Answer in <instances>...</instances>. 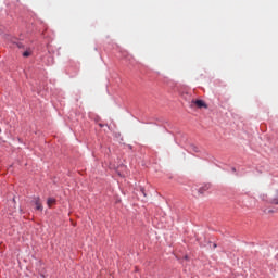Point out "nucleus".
Instances as JSON below:
<instances>
[{
	"instance_id": "obj_1",
	"label": "nucleus",
	"mask_w": 278,
	"mask_h": 278,
	"mask_svg": "<svg viewBox=\"0 0 278 278\" xmlns=\"http://www.w3.org/2000/svg\"><path fill=\"white\" fill-rule=\"evenodd\" d=\"M33 203L36 205V210L42 212V203L40 202V198H34Z\"/></svg>"
},
{
	"instance_id": "obj_2",
	"label": "nucleus",
	"mask_w": 278,
	"mask_h": 278,
	"mask_svg": "<svg viewBox=\"0 0 278 278\" xmlns=\"http://www.w3.org/2000/svg\"><path fill=\"white\" fill-rule=\"evenodd\" d=\"M211 187H212V185L205 184L204 186H202V187L198 190L199 194H204L205 192H207V190H210Z\"/></svg>"
},
{
	"instance_id": "obj_3",
	"label": "nucleus",
	"mask_w": 278,
	"mask_h": 278,
	"mask_svg": "<svg viewBox=\"0 0 278 278\" xmlns=\"http://www.w3.org/2000/svg\"><path fill=\"white\" fill-rule=\"evenodd\" d=\"M194 103L198 108H207V104L203 100H195Z\"/></svg>"
},
{
	"instance_id": "obj_4",
	"label": "nucleus",
	"mask_w": 278,
	"mask_h": 278,
	"mask_svg": "<svg viewBox=\"0 0 278 278\" xmlns=\"http://www.w3.org/2000/svg\"><path fill=\"white\" fill-rule=\"evenodd\" d=\"M31 53H34V50H31V48H28L26 51L23 52V58H29V55H31Z\"/></svg>"
},
{
	"instance_id": "obj_5",
	"label": "nucleus",
	"mask_w": 278,
	"mask_h": 278,
	"mask_svg": "<svg viewBox=\"0 0 278 278\" xmlns=\"http://www.w3.org/2000/svg\"><path fill=\"white\" fill-rule=\"evenodd\" d=\"M53 203H55V199L49 198V199L47 200V204H48L49 207H51V206L53 205Z\"/></svg>"
},
{
	"instance_id": "obj_6",
	"label": "nucleus",
	"mask_w": 278,
	"mask_h": 278,
	"mask_svg": "<svg viewBox=\"0 0 278 278\" xmlns=\"http://www.w3.org/2000/svg\"><path fill=\"white\" fill-rule=\"evenodd\" d=\"M271 203H273L274 205H278V198H275L274 200H271Z\"/></svg>"
},
{
	"instance_id": "obj_7",
	"label": "nucleus",
	"mask_w": 278,
	"mask_h": 278,
	"mask_svg": "<svg viewBox=\"0 0 278 278\" xmlns=\"http://www.w3.org/2000/svg\"><path fill=\"white\" fill-rule=\"evenodd\" d=\"M266 194H263V195H261V199L263 200V201H266Z\"/></svg>"
},
{
	"instance_id": "obj_8",
	"label": "nucleus",
	"mask_w": 278,
	"mask_h": 278,
	"mask_svg": "<svg viewBox=\"0 0 278 278\" xmlns=\"http://www.w3.org/2000/svg\"><path fill=\"white\" fill-rule=\"evenodd\" d=\"M142 194H144V190H141Z\"/></svg>"
},
{
	"instance_id": "obj_9",
	"label": "nucleus",
	"mask_w": 278,
	"mask_h": 278,
	"mask_svg": "<svg viewBox=\"0 0 278 278\" xmlns=\"http://www.w3.org/2000/svg\"><path fill=\"white\" fill-rule=\"evenodd\" d=\"M213 247H214V249H216V244H214Z\"/></svg>"
}]
</instances>
